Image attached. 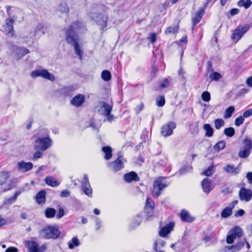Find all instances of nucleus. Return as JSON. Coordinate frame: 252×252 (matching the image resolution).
Wrapping results in <instances>:
<instances>
[{
	"label": "nucleus",
	"instance_id": "nucleus-19",
	"mask_svg": "<svg viewBox=\"0 0 252 252\" xmlns=\"http://www.w3.org/2000/svg\"><path fill=\"white\" fill-rule=\"evenodd\" d=\"M17 166L19 170L26 172L32 168L33 164L31 162H26L22 160L18 162Z\"/></svg>",
	"mask_w": 252,
	"mask_h": 252
},
{
	"label": "nucleus",
	"instance_id": "nucleus-32",
	"mask_svg": "<svg viewBox=\"0 0 252 252\" xmlns=\"http://www.w3.org/2000/svg\"><path fill=\"white\" fill-rule=\"evenodd\" d=\"M232 214V209L229 207H227L222 210L221 212V217L223 218H226L230 216Z\"/></svg>",
	"mask_w": 252,
	"mask_h": 252
},
{
	"label": "nucleus",
	"instance_id": "nucleus-47",
	"mask_svg": "<svg viewBox=\"0 0 252 252\" xmlns=\"http://www.w3.org/2000/svg\"><path fill=\"white\" fill-rule=\"evenodd\" d=\"M214 172V167L213 165H212L208 167V168L203 172V174L206 176H211Z\"/></svg>",
	"mask_w": 252,
	"mask_h": 252
},
{
	"label": "nucleus",
	"instance_id": "nucleus-46",
	"mask_svg": "<svg viewBox=\"0 0 252 252\" xmlns=\"http://www.w3.org/2000/svg\"><path fill=\"white\" fill-rule=\"evenodd\" d=\"M201 98L204 101L208 102L211 99V95L207 91L203 92L201 94Z\"/></svg>",
	"mask_w": 252,
	"mask_h": 252
},
{
	"label": "nucleus",
	"instance_id": "nucleus-34",
	"mask_svg": "<svg viewBox=\"0 0 252 252\" xmlns=\"http://www.w3.org/2000/svg\"><path fill=\"white\" fill-rule=\"evenodd\" d=\"M235 111V108L233 106H229L225 111L223 116L224 118L228 119L230 118Z\"/></svg>",
	"mask_w": 252,
	"mask_h": 252
},
{
	"label": "nucleus",
	"instance_id": "nucleus-48",
	"mask_svg": "<svg viewBox=\"0 0 252 252\" xmlns=\"http://www.w3.org/2000/svg\"><path fill=\"white\" fill-rule=\"evenodd\" d=\"M35 151L33 156V159H36L38 158H40L42 157L43 155V152L44 151H42V150H35Z\"/></svg>",
	"mask_w": 252,
	"mask_h": 252
},
{
	"label": "nucleus",
	"instance_id": "nucleus-41",
	"mask_svg": "<svg viewBox=\"0 0 252 252\" xmlns=\"http://www.w3.org/2000/svg\"><path fill=\"white\" fill-rule=\"evenodd\" d=\"M71 242L68 243V248L70 249H73L74 247H77L80 243L77 237H74L71 240Z\"/></svg>",
	"mask_w": 252,
	"mask_h": 252
},
{
	"label": "nucleus",
	"instance_id": "nucleus-51",
	"mask_svg": "<svg viewBox=\"0 0 252 252\" xmlns=\"http://www.w3.org/2000/svg\"><path fill=\"white\" fill-rule=\"evenodd\" d=\"M252 115V108H250L245 111L243 114L242 117L244 118H249Z\"/></svg>",
	"mask_w": 252,
	"mask_h": 252
},
{
	"label": "nucleus",
	"instance_id": "nucleus-61",
	"mask_svg": "<svg viewBox=\"0 0 252 252\" xmlns=\"http://www.w3.org/2000/svg\"><path fill=\"white\" fill-rule=\"evenodd\" d=\"M233 248H234L233 245L225 246L222 252H232L231 250Z\"/></svg>",
	"mask_w": 252,
	"mask_h": 252
},
{
	"label": "nucleus",
	"instance_id": "nucleus-60",
	"mask_svg": "<svg viewBox=\"0 0 252 252\" xmlns=\"http://www.w3.org/2000/svg\"><path fill=\"white\" fill-rule=\"evenodd\" d=\"M244 214H245V211H244V210L241 209L235 212V217L243 216L244 215Z\"/></svg>",
	"mask_w": 252,
	"mask_h": 252
},
{
	"label": "nucleus",
	"instance_id": "nucleus-13",
	"mask_svg": "<svg viewBox=\"0 0 252 252\" xmlns=\"http://www.w3.org/2000/svg\"><path fill=\"white\" fill-rule=\"evenodd\" d=\"M85 96L84 95L79 94L73 96L70 101V104L76 107H79L85 102Z\"/></svg>",
	"mask_w": 252,
	"mask_h": 252
},
{
	"label": "nucleus",
	"instance_id": "nucleus-57",
	"mask_svg": "<svg viewBox=\"0 0 252 252\" xmlns=\"http://www.w3.org/2000/svg\"><path fill=\"white\" fill-rule=\"evenodd\" d=\"M7 223V220L0 214V228Z\"/></svg>",
	"mask_w": 252,
	"mask_h": 252
},
{
	"label": "nucleus",
	"instance_id": "nucleus-4",
	"mask_svg": "<svg viewBox=\"0 0 252 252\" xmlns=\"http://www.w3.org/2000/svg\"><path fill=\"white\" fill-rule=\"evenodd\" d=\"M35 144L33 147L34 150L45 151L52 146V140L49 136L44 138L39 137L35 140Z\"/></svg>",
	"mask_w": 252,
	"mask_h": 252
},
{
	"label": "nucleus",
	"instance_id": "nucleus-1",
	"mask_svg": "<svg viewBox=\"0 0 252 252\" xmlns=\"http://www.w3.org/2000/svg\"><path fill=\"white\" fill-rule=\"evenodd\" d=\"M126 162V159L121 154H118L117 158L113 161L108 163V166L115 172H118L123 169L125 167V163Z\"/></svg>",
	"mask_w": 252,
	"mask_h": 252
},
{
	"label": "nucleus",
	"instance_id": "nucleus-28",
	"mask_svg": "<svg viewBox=\"0 0 252 252\" xmlns=\"http://www.w3.org/2000/svg\"><path fill=\"white\" fill-rule=\"evenodd\" d=\"M203 129L205 131V136L210 137L213 135L214 130L210 124H206L204 125Z\"/></svg>",
	"mask_w": 252,
	"mask_h": 252
},
{
	"label": "nucleus",
	"instance_id": "nucleus-15",
	"mask_svg": "<svg viewBox=\"0 0 252 252\" xmlns=\"http://www.w3.org/2000/svg\"><path fill=\"white\" fill-rule=\"evenodd\" d=\"M175 225L173 221H170L161 228L159 235L162 237H165L173 229Z\"/></svg>",
	"mask_w": 252,
	"mask_h": 252
},
{
	"label": "nucleus",
	"instance_id": "nucleus-30",
	"mask_svg": "<svg viewBox=\"0 0 252 252\" xmlns=\"http://www.w3.org/2000/svg\"><path fill=\"white\" fill-rule=\"evenodd\" d=\"M102 107L103 108L104 112L103 115L104 116L109 115L111 113L112 110V106L108 104L105 102H102Z\"/></svg>",
	"mask_w": 252,
	"mask_h": 252
},
{
	"label": "nucleus",
	"instance_id": "nucleus-39",
	"mask_svg": "<svg viewBox=\"0 0 252 252\" xmlns=\"http://www.w3.org/2000/svg\"><path fill=\"white\" fill-rule=\"evenodd\" d=\"M224 134L227 137H231L235 134V129L232 127L225 128L223 131Z\"/></svg>",
	"mask_w": 252,
	"mask_h": 252
},
{
	"label": "nucleus",
	"instance_id": "nucleus-14",
	"mask_svg": "<svg viewBox=\"0 0 252 252\" xmlns=\"http://www.w3.org/2000/svg\"><path fill=\"white\" fill-rule=\"evenodd\" d=\"M201 187L203 191L207 194H209L214 188L212 182L208 178H205L202 181Z\"/></svg>",
	"mask_w": 252,
	"mask_h": 252
},
{
	"label": "nucleus",
	"instance_id": "nucleus-3",
	"mask_svg": "<svg viewBox=\"0 0 252 252\" xmlns=\"http://www.w3.org/2000/svg\"><path fill=\"white\" fill-rule=\"evenodd\" d=\"M167 186V185L164 181V177H158L154 183L153 196L155 197H158L160 195L161 191Z\"/></svg>",
	"mask_w": 252,
	"mask_h": 252
},
{
	"label": "nucleus",
	"instance_id": "nucleus-26",
	"mask_svg": "<svg viewBox=\"0 0 252 252\" xmlns=\"http://www.w3.org/2000/svg\"><path fill=\"white\" fill-rule=\"evenodd\" d=\"M102 151L105 153L104 158L106 160H109L112 157V150L110 146H103L102 148Z\"/></svg>",
	"mask_w": 252,
	"mask_h": 252
},
{
	"label": "nucleus",
	"instance_id": "nucleus-7",
	"mask_svg": "<svg viewBox=\"0 0 252 252\" xmlns=\"http://www.w3.org/2000/svg\"><path fill=\"white\" fill-rule=\"evenodd\" d=\"M14 23V20L13 19H6L4 25L3 26L4 32L10 37H16L13 28Z\"/></svg>",
	"mask_w": 252,
	"mask_h": 252
},
{
	"label": "nucleus",
	"instance_id": "nucleus-50",
	"mask_svg": "<svg viewBox=\"0 0 252 252\" xmlns=\"http://www.w3.org/2000/svg\"><path fill=\"white\" fill-rule=\"evenodd\" d=\"M244 122V118L242 116H239L235 120V125L237 126L242 125Z\"/></svg>",
	"mask_w": 252,
	"mask_h": 252
},
{
	"label": "nucleus",
	"instance_id": "nucleus-63",
	"mask_svg": "<svg viewBox=\"0 0 252 252\" xmlns=\"http://www.w3.org/2000/svg\"><path fill=\"white\" fill-rule=\"evenodd\" d=\"M5 252H18V249L16 247H9L5 250Z\"/></svg>",
	"mask_w": 252,
	"mask_h": 252
},
{
	"label": "nucleus",
	"instance_id": "nucleus-33",
	"mask_svg": "<svg viewBox=\"0 0 252 252\" xmlns=\"http://www.w3.org/2000/svg\"><path fill=\"white\" fill-rule=\"evenodd\" d=\"M240 0L238 2V5L239 7L244 6L245 9L249 8L252 4V2L251 0Z\"/></svg>",
	"mask_w": 252,
	"mask_h": 252
},
{
	"label": "nucleus",
	"instance_id": "nucleus-42",
	"mask_svg": "<svg viewBox=\"0 0 252 252\" xmlns=\"http://www.w3.org/2000/svg\"><path fill=\"white\" fill-rule=\"evenodd\" d=\"M73 46L74 47V50H75V54L79 56V59L80 60H82V56H83V52L80 48L79 42H76L75 44L74 45H73Z\"/></svg>",
	"mask_w": 252,
	"mask_h": 252
},
{
	"label": "nucleus",
	"instance_id": "nucleus-21",
	"mask_svg": "<svg viewBox=\"0 0 252 252\" xmlns=\"http://www.w3.org/2000/svg\"><path fill=\"white\" fill-rule=\"evenodd\" d=\"M46 191L42 189L35 195V199L38 204L42 205L45 203L46 201Z\"/></svg>",
	"mask_w": 252,
	"mask_h": 252
},
{
	"label": "nucleus",
	"instance_id": "nucleus-35",
	"mask_svg": "<svg viewBox=\"0 0 252 252\" xmlns=\"http://www.w3.org/2000/svg\"><path fill=\"white\" fill-rule=\"evenodd\" d=\"M226 146V143L223 140H220L214 146V149L218 152L223 149Z\"/></svg>",
	"mask_w": 252,
	"mask_h": 252
},
{
	"label": "nucleus",
	"instance_id": "nucleus-44",
	"mask_svg": "<svg viewBox=\"0 0 252 252\" xmlns=\"http://www.w3.org/2000/svg\"><path fill=\"white\" fill-rule=\"evenodd\" d=\"M178 31L179 26H178L176 27H168L165 29L164 33L167 35L172 33H177Z\"/></svg>",
	"mask_w": 252,
	"mask_h": 252
},
{
	"label": "nucleus",
	"instance_id": "nucleus-55",
	"mask_svg": "<svg viewBox=\"0 0 252 252\" xmlns=\"http://www.w3.org/2000/svg\"><path fill=\"white\" fill-rule=\"evenodd\" d=\"M150 39V42L152 43H154L156 42L157 40V34L155 32H152L150 34V36L149 37Z\"/></svg>",
	"mask_w": 252,
	"mask_h": 252
},
{
	"label": "nucleus",
	"instance_id": "nucleus-54",
	"mask_svg": "<svg viewBox=\"0 0 252 252\" xmlns=\"http://www.w3.org/2000/svg\"><path fill=\"white\" fill-rule=\"evenodd\" d=\"M144 107V104L143 102H141L140 105L137 106L135 108H134V110L135 111V112L137 113V114H138L143 109Z\"/></svg>",
	"mask_w": 252,
	"mask_h": 252
},
{
	"label": "nucleus",
	"instance_id": "nucleus-64",
	"mask_svg": "<svg viewBox=\"0 0 252 252\" xmlns=\"http://www.w3.org/2000/svg\"><path fill=\"white\" fill-rule=\"evenodd\" d=\"M247 178L249 181V183L252 184V172H249L246 175Z\"/></svg>",
	"mask_w": 252,
	"mask_h": 252
},
{
	"label": "nucleus",
	"instance_id": "nucleus-31",
	"mask_svg": "<svg viewBox=\"0 0 252 252\" xmlns=\"http://www.w3.org/2000/svg\"><path fill=\"white\" fill-rule=\"evenodd\" d=\"M56 213V210L53 208H47L45 211V215L47 218H54Z\"/></svg>",
	"mask_w": 252,
	"mask_h": 252
},
{
	"label": "nucleus",
	"instance_id": "nucleus-43",
	"mask_svg": "<svg viewBox=\"0 0 252 252\" xmlns=\"http://www.w3.org/2000/svg\"><path fill=\"white\" fill-rule=\"evenodd\" d=\"M165 103V99L164 95H159L156 99V104L158 107H162Z\"/></svg>",
	"mask_w": 252,
	"mask_h": 252
},
{
	"label": "nucleus",
	"instance_id": "nucleus-5",
	"mask_svg": "<svg viewBox=\"0 0 252 252\" xmlns=\"http://www.w3.org/2000/svg\"><path fill=\"white\" fill-rule=\"evenodd\" d=\"M243 144L244 147L239 150L238 156L240 158H246L251 154L252 149V141L250 139L246 138L244 139Z\"/></svg>",
	"mask_w": 252,
	"mask_h": 252
},
{
	"label": "nucleus",
	"instance_id": "nucleus-29",
	"mask_svg": "<svg viewBox=\"0 0 252 252\" xmlns=\"http://www.w3.org/2000/svg\"><path fill=\"white\" fill-rule=\"evenodd\" d=\"M226 172L236 175L239 173V170L233 165L228 164L224 168Z\"/></svg>",
	"mask_w": 252,
	"mask_h": 252
},
{
	"label": "nucleus",
	"instance_id": "nucleus-20",
	"mask_svg": "<svg viewBox=\"0 0 252 252\" xmlns=\"http://www.w3.org/2000/svg\"><path fill=\"white\" fill-rule=\"evenodd\" d=\"M25 246L29 248V252H41L38 243L34 241H27Z\"/></svg>",
	"mask_w": 252,
	"mask_h": 252
},
{
	"label": "nucleus",
	"instance_id": "nucleus-40",
	"mask_svg": "<svg viewBox=\"0 0 252 252\" xmlns=\"http://www.w3.org/2000/svg\"><path fill=\"white\" fill-rule=\"evenodd\" d=\"M231 234L233 235L236 238L237 237H241L242 236V229L239 227H235L232 230Z\"/></svg>",
	"mask_w": 252,
	"mask_h": 252
},
{
	"label": "nucleus",
	"instance_id": "nucleus-59",
	"mask_svg": "<svg viewBox=\"0 0 252 252\" xmlns=\"http://www.w3.org/2000/svg\"><path fill=\"white\" fill-rule=\"evenodd\" d=\"M13 188V186L11 183L7 185V187L2 188V192H5L6 191L11 190Z\"/></svg>",
	"mask_w": 252,
	"mask_h": 252
},
{
	"label": "nucleus",
	"instance_id": "nucleus-6",
	"mask_svg": "<svg viewBox=\"0 0 252 252\" xmlns=\"http://www.w3.org/2000/svg\"><path fill=\"white\" fill-rule=\"evenodd\" d=\"M249 29V26L248 25H245L244 26L239 25L236 29L233 31L231 35V40L237 42Z\"/></svg>",
	"mask_w": 252,
	"mask_h": 252
},
{
	"label": "nucleus",
	"instance_id": "nucleus-10",
	"mask_svg": "<svg viewBox=\"0 0 252 252\" xmlns=\"http://www.w3.org/2000/svg\"><path fill=\"white\" fill-rule=\"evenodd\" d=\"M238 195L241 201L249 202L252 198V191L250 189L242 187L239 191Z\"/></svg>",
	"mask_w": 252,
	"mask_h": 252
},
{
	"label": "nucleus",
	"instance_id": "nucleus-23",
	"mask_svg": "<svg viewBox=\"0 0 252 252\" xmlns=\"http://www.w3.org/2000/svg\"><path fill=\"white\" fill-rule=\"evenodd\" d=\"M46 184L52 187H55L60 185V182L52 176H47L44 180Z\"/></svg>",
	"mask_w": 252,
	"mask_h": 252
},
{
	"label": "nucleus",
	"instance_id": "nucleus-38",
	"mask_svg": "<svg viewBox=\"0 0 252 252\" xmlns=\"http://www.w3.org/2000/svg\"><path fill=\"white\" fill-rule=\"evenodd\" d=\"M209 77L212 81H218L221 79L222 76L219 72L217 71H213L210 74Z\"/></svg>",
	"mask_w": 252,
	"mask_h": 252
},
{
	"label": "nucleus",
	"instance_id": "nucleus-49",
	"mask_svg": "<svg viewBox=\"0 0 252 252\" xmlns=\"http://www.w3.org/2000/svg\"><path fill=\"white\" fill-rule=\"evenodd\" d=\"M29 53V50L27 48H22L18 50L17 54L19 55V57L21 58Z\"/></svg>",
	"mask_w": 252,
	"mask_h": 252
},
{
	"label": "nucleus",
	"instance_id": "nucleus-27",
	"mask_svg": "<svg viewBox=\"0 0 252 252\" xmlns=\"http://www.w3.org/2000/svg\"><path fill=\"white\" fill-rule=\"evenodd\" d=\"M171 78L170 76H167V77L164 78L162 81L159 83V88L161 89H163L168 87L171 84Z\"/></svg>",
	"mask_w": 252,
	"mask_h": 252
},
{
	"label": "nucleus",
	"instance_id": "nucleus-9",
	"mask_svg": "<svg viewBox=\"0 0 252 252\" xmlns=\"http://www.w3.org/2000/svg\"><path fill=\"white\" fill-rule=\"evenodd\" d=\"M176 127V123L171 121L163 125L161 127V134L164 137H167L173 133V130Z\"/></svg>",
	"mask_w": 252,
	"mask_h": 252
},
{
	"label": "nucleus",
	"instance_id": "nucleus-17",
	"mask_svg": "<svg viewBox=\"0 0 252 252\" xmlns=\"http://www.w3.org/2000/svg\"><path fill=\"white\" fill-rule=\"evenodd\" d=\"M181 220L185 222H192L195 220L194 218L191 216L189 212L185 209H182L180 214Z\"/></svg>",
	"mask_w": 252,
	"mask_h": 252
},
{
	"label": "nucleus",
	"instance_id": "nucleus-8",
	"mask_svg": "<svg viewBox=\"0 0 252 252\" xmlns=\"http://www.w3.org/2000/svg\"><path fill=\"white\" fill-rule=\"evenodd\" d=\"M78 35L77 34L72 27H69L65 32V40L68 44L74 45L78 42Z\"/></svg>",
	"mask_w": 252,
	"mask_h": 252
},
{
	"label": "nucleus",
	"instance_id": "nucleus-24",
	"mask_svg": "<svg viewBox=\"0 0 252 252\" xmlns=\"http://www.w3.org/2000/svg\"><path fill=\"white\" fill-rule=\"evenodd\" d=\"M9 178V173L7 171H0V186L2 187Z\"/></svg>",
	"mask_w": 252,
	"mask_h": 252
},
{
	"label": "nucleus",
	"instance_id": "nucleus-58",
	"mask_svg": "<svg viewBox=\"0 0 252 252\" xmlns=\"http://www.w3.org/2000/svg\"><path fill=\"white\" fill-rule=\"evenodd\" d=\"M240 10L239 9L236 8H232L230 10L229 13L231 16L235 15L239 13Z\"/></svg>",
	"mask_w": 252,
	"mask_h": 252
},
{
	"label": "nucleus",
	"instance_id": "nucleus-16",
	"mask_svg": "<svg viewBox=\"0 0 252 252\" xmlns=\"http://www.w3.org/2000/svg\"><path fill=\"white\" fill-rule=\"evenodd\" d=\"M124 179L126 182L129 183L132 181L139 182L140 177L135 172L130 171L124 174Z\"/></svg>",
	"mask_w": 252,
	"mask_h": 252
},
{
	"label": "nucleus",
	"instance_id": "nucleus-11",
	"mask_svg": "<svg viewBox=\"0 0 252 252\" xmlns=\"http://www.w3.org/2000/svg\"><path fill=\"white\" fill-rule=\"evenodd\" d=\"M205 10L204 8L199 9L197 11L194 13L191 17V21L192 24V30H193L197 24L201 20L204 14Z\"/></svg>",
	"mask_w": 252,
	"mask_h": 252
},
{
	"label": "nucleus",
	"instance_id": "nucleus-12",
	"mask_svg": "<svg viewBox=\"0 0 252 252\" xmlns=\"http://www.w3.org/2000/svg\"><path fill=\"white\" fill-rule=\"evenodd\" d=\"M82 189L84 193L89 197H92L93 195V190L89 183V179L87 175H85L83 178V181L82 183Z\"/></svg>",
	"mask_w": 252,
	"mask_h": 252
},
{
	"label": "nucleus",
	"instance_id": "nucleus-2",
	"mask_svg": "<svg viewBox=\"0 0 252 252\" xmlns=\"http://www.w3.org/2000/svg\"><path fill=\"white\" fill-rule=\"evenodd\" d=\"M41 233L43 237L46 239H57L61 234L59 228L53 226H48L43 228Z\"/></svg>",
	"mask_w": 252,
	"mask_h": 252
},
{
	"label": "nucleus",
	"instance_id": "nucleus-52",
	"mask_svg": "<svg viewBox=\"0 0 252 252\" xmlns=\"http://www.w3.org/2000/svg\"><path fill=\"white\" fill-rule=\"evenodd\" d=\"M235 239H236L235 236L231 233L226 237V243L229 244H231L233 243Z\"/></svg>",
	"mask_w": 252,
	"mask_h": 252
},
{
	"label": "nucleus",
	"instance_id": "nucleus-53",
	"mask_svg": "<svg viewBox=\"0 0 252 252\" xmlns=\"http://www.w3.org/2000/svg\"><path fill=\"white\" fill-rule=\"evenodd\" d=\"M40 71H41V69H37V70L32 71L31 74V76L33 78H36L37 77H39Z\"/></svg>",
	"mask_w": 252,
	"mask_h": 252
},
{
	"label": "nucleus",
	"instance_id": "nucleus-45",
	"mask_svg": "<svg viewBox=\"0 0 252 252\" xmlns=\"http://www.w3.org/2000/svg\"><path fill=\"white\" fill-rule=\"evenodd\" d=\"M215 127L217 129H219L224 125V122L222 119H217L214 122Z\"/></svg>",
	"mask_w": 252,
	"mask_h": 252
},
{
	"label": "nucleus",
	"instance_id": "nucleus-36",
	"mask_svg": "<svg viewBox=\"0 0 252 252\" xmlns=\"http://www.w3.org/2000/svg\"><path fill=\"white\" fill-rule=\"evenodd\" d=\"M101 78L105 81H109L111 79V74L108 70H104L101 72Z\"/></svg>",
	"mask_w": 252,
	"mask_h": 252
},
{
	"label": "nucleus",
	"instance_id": "nucleus-37",
	"mask_svg": "<svg viewBox=\"0 0 252 252\" xmlns=\"http://www.w3.org/2000/svg\"><path fill=\"white\" fill-rule=\"evenodd\" d=\"M20 193L21 192L19 191H16L12 197H9L6 199V202L9 204L13 203L15 202L18 196H19Z\"/></svg>",
	"mask_w": 252,
	"mask_h": 252
},
{
	"label": "nucleus",
	"instance_id": "nucleus-25",
	"mask_svg": "<svg viewBox=\"0 0 252 252\" xmlns=\"http://www.w3.org/2000/svg\"><path fill=\"white\" fill-rule=\"evenodd\" d=\"M108 18L107 16L100 15L99 19L97 21V24L100 26V29L103 31L107 26Z\"/></svg>",
	"mask_w": 252,
	"mask_h": 252
},
{
	"label": "nucleus",
	"instance_id": "nucleus-62",
	"mask_svg": "<svg viewBox=\"0 0 252 252\" xmlns=\"http://www.w3.org/2000/svg\"><path fill=\"white\" fill-rule=\"evenodd\" d=\"M207 71L210 72L214 71V68L212 66V64L211 61L208 62Z\"/></svg>",
	"mask_w": 252,
	"mask_h": 252
},
{
	"label": "nucleus",
	"instance_id": "nucleus-18",
	"mask_svg": "<svg viewBox=\"0 0 252 252\" xmlns=\"http://www.w3.org/2000/svg\"><path fill=\"white\" fill-rule=\"evenodd\" d=\"M155 206L154 201L151 198L148 197L146 201L145 210L149 216H152L154 213Z\"/></svg>",
	"mask_w": 252,
	"mask_h": 252
},
{
	"label": "nucleus",
	"instance_id": "nucleus-22",
	"mask_svg": "<svg viewBox=\"0 0 252 252\" xmlns=\"http://www.w3.org/2000/svg\"><path fill=\"white\" fill-rule=\"evenodd\" d=\"M39 77H42L43 78L51 81H54L55 80L54 75L51 74L47 69H41Z\"/></svg>",
	"mask_w": 252,
	"mask_h": 252
},
{
	"label": "nucleus",
	"instance_id": "nucleus-56",
	"mask_svg": "<svg viewBox=\"0 0 252 252\" xmlns=\"http://www.w3.org/2000/svg\"><path fill=\"white\" fill-rule=\"evenodd\" d=\"M64 215V211L63 208H60L57 214L56 218L58 219L62 218Z\"/></svg>",
	"mask_w": 252,
	"mask_h": 252
}]
</instances>
